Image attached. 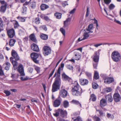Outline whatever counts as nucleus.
Segmentation results:
<instances>
[{
	"label": "nucleus",
	"mask_w": 121,
	"mask_h": 121,
	"mask_svg": "<svg viewBox=\"0 0 121 121\" xmlns=\"http://www.w3.org/2000/svg\"><path fill=\"white\" fill-rule=\"evenodd\" d=\"M73 84L74 86L71 90L72 95L77 96H80L82 92L80 86L77 81H75Z\"/></svg>",
	"instance_id": "f257e3e1"
},
{
	"label": "nucleus",
	"mask_w": 121,
	"mask_h": 121,
	"mask_svg": "<svg viewBox=\"0 0 121 121\" xmlns=\"http://www.w3.org/2000/svg\"><path fill=\"white\" fill-rule=\"evenodd\" d=\"M60 77L57 76L52 86V91L55 92L60 89Z\"/></svg>",
	"instance_id": "f03ea898"
},
{
	"label": "nucleus",
	"mask_w": 121,
	"mask_h": 121,
	"mask_svg": "<svg viewBox=\"0 0 121 121\" xmlns=\"http://www.w3.org/2000/svg\"><path fill=\"white\" fill-rule=\"evenodd\" d=\"M111 57L114 61L117 62L120 61L121 59V56L118 52L114 51L112 53Z\"/></svg>",
	"instance_id": "7ed1b4c3"
},
{
	"label": "nucleus",
	"mask_w": 121,
	"mask_h": 121,
	"mask_svg": "<svg viewBox=\"0 0 121 121\" xmlns=\"http://www.w3.org/2000/svg\"><path fill=\"white\" fill-rule=\"evenodd\" d=\"M39 56V55L36 53H32L30 55V57L33 61L36 64L39 63V61L37 60Z\"/></svg>",
	"instance_id": "20e7f679"
},
{
	"label": "nucleus",
	"mask_w": 121,
	"mask_h": 121,
	"mask_svg": "<svg viewBox=\"0 0 121 121\" xmlns=\"http://www.w3.org/2000/svg\"><path fill=\"white\" fill-rule=\"evenodd\" d=\"M44 55H48L51 53V48L48 46H45L43 48Z\"/></svg>",
	"instance_id": "39448f33"
},
{
	"label": "nucleus",
	"mask_w": 121,
	"mask_h": 121,
	"mask_svg": "<svg viewBox=\"0 0 121 121\" xmlns=\"http://www.w3.org/2000/svg\"><path fill=\"white\" fill-rule=\"evenodd\" d=\"M8 37L10 38H12L15 35V32L13 29H10L7 31Z\"/></svg>",
	"instance_id": "423d86ee"
},
{
	"label": "nucleus",
	"mask_w": 121,
	"mask_h": 121,
	"mask_svg": "<svg viewBox=\"0 0 121 121\" xmlns=\"http://www.w3.org/2000/svg\"><path fill=\"white\" fill-rule=\"evenodd\" d=\"M114 101L116 102H119L121 99V97L119 94L117 93H115L113 96Z\"/></svg>",
	"instance_id": "0eeeda50"
},
{
	"label": "nucleus",
	"mask_w": 121,
	"mask_h": 121,
	"mask_svg": "<svg viewBox=\"0 0 121 121\" xmlns=\"http://www.w3.org/2000/svg\"><path fill=\"white\" fill-rule=\"evenodd\" d=\"M114 81V80L111 77H108L105 78L104 80V83L109 84L112 83Z\"/></svg>",
	"instance_id": "6e6552de"
},
{
	"label": "nucleus",
	"mask_w": 121,
	"mask_h": 121,
	"mask_svg": "<svg viewBox=\"0 0 121 121\" xmlns=\"http://www.w3.org/2000/svg\"><path fill=\"white\" fill-rule=\"evenodd\" d=\"M24 73H23L20 74V79L22 81H25L31 79V78H29V77L27 76H25Z\"/></svg>",
	"instance_id": "1a4fd4ad"
},
{
	"label": "nucleus",
	"mask_w": 121,
	"mask_h": 121,
	"mask_svg": "<svg viewBox=\"0 0 121 121\" xmlns=\"http://www.w3.org/2000/svg\"><path fill=\"white\" fill-rule=\"evenodd\" d=\"M12 56L14 57L16 60H19L20 58L16 52L14 50H12L11 52Z\"/></svg>",
	"instance_id": "9d476101"
},
{
	"label": "nucleus",
	"mask_w": 121,
	"mask_h": 121,
	"mask_svg": "<svg viewBox=\"0 0 121 121\" xmlns=\"http://www.w3.org/2000/svg\"><path fill=\"white\" fill-rule=\"evenodd\" d=\"M79 82L83 86L87 85L88 83L87 80L82 78L80 79Z\"/></svg>",
	"instance_id": "9b49d317"
},
{
	"label": "nucleus",
	"mask_w": 121,
	"mask_h": 121,
	"mask_svg": "<svg viewBox=\"0 0 121 121\" xmlns=\"http://www.w3.org/2000/svg\"><path fill=\"white\" fill-rule=\"evenodd\" d=\"M74 56L73 57V58L74 59L78 60L81 58V54L77 51H75L74 52Z\"/></svg>",
	"instance_id": "f8f14e48"
},
{
	"label": "nucleus",
	"mask_w": 121,
	"mask_h": 121,
	"mask_svg": "<svg viewBox=\"0 0 121 121\" xmlns=\"http://www.w3.org/2000/svg\"><path fill=\"white\" fill-rule=\"evenodd\" d=\"M59 112H60L61 116L62 117L67 116V113L66 111L64 110L60 109H58L57 110Z\"/></svg>",
	"instance_id": "ddd939ff"
},
{
	"label": "nucleus",
	"mask_w": 121,
	"mask_h": 121,
	"mask_svg": "<svg viewBox=\"0 0 121 121\" xmlns=\"http://www.w3.org/2000/svg\"><path fill=\"white\" fill-rule=\"evenodd\" d=\"M67 91L64 89L61 90L60 92V96L63 98L67 96Z\"/></svg>",
	"instance_id": "4468645a"
},
{
	"label": "nucleus",
	"mask_w": 121,
	"mask_h": 121,
	"mask_svg": "<svg viewBox=\"0 0 121 121\" xmlns=\"http://www.w3.org/2000/svg\"><path fill=\"white\" fill-rule=\"evenodd\" d=\"M61 100L60 99H56L53 103V106L55 107H57L59 106L60 104Z\"/></svg>",
	"instance_id": "2eb2a0df"
},
{
	"label": "nucleus",
	"mask_w": 121,
	"mask_h": 121,
	"mask_svg": "<svg viewBox=\"0 0 121 121\" xmlns=\"http://www.w3.org/2000/svg\"><path fill=\"white\" fill-rule=\"evenodd\" d=\"M107 104V102L105 99H102L100 101V106L102 107L106 106Z\"/></svg>",
	"instance_id": "dca6fc26"
},
{
	"label": "nucleus",
	"mask_w": 121,
	"mask_h": 121,
	"mask_svg": "<svg viewBox=\"0 0 121 121\" xmlns=\"http://www.w3.org/2000/svg\"><path fill=\"white\" fill-rule=\"evenodd\" d=\"M93 60L95 62H98L99 59V56L97 55V52H95V54L93 56Z\"/></svg>",
	"instance_id": "f3484780"
},
{
	"label": "nucleus",
	"mask_w": 121,
	"mask_h": 121,
	"mask_svg": "<svg viewBox=\"0 0 121 121\" xmlns=\"http://www.w3.org/2000/svg\"><path fill=\"white\" fill-rule=\"evenodd\" d=\"M71 20V18L69 17L67 18L66 20L64 22V27H67L69 25V22H70Z\"/></svg>",
	"instance_id": "a211bd4d"
},
{
	"label": "nucleus",
	"mask_w": 121,
	"mask_h": 121,
	"mask_svg": "<svg viewBox=\"0 0 121 121\" xmlns=\"http://www.w3.org/2000/svg\"><path fill=\"white\" fill-rule=\"evenodd\" d=\"M106 99L108 100V102H112L113 99L111 94H109L105 96Z\"/></svg>",
	"instance_id": "6ab92c4d"
},
{
	"label": "nucleus",
	"mask_w": 121,
	"mask_h": 121,
	"mask_svg": "<svg viewBox=\"0 0 121 121\" xmlns=\"http://www.w3.org/2000/svg\"><path fill=\"white\" fill-rule=\"evenodd\" d=\"M32 48L34 51L38 52L39 50L38 46L36 44H33L32 45Z\"/></svg>",
	"instance_id": "aec40b11"
},
{
	"label": "nucleus",
	"mask_w": 121,
	"mask_h": 121,
	"mask_svg": "<svg viewBox=\"0 0 121 121\" xmlns=\"http://www.w3.org/2000/svg\"><path fill=\"white\" fill-rule=\"evenodd\" d=\"M18 70L20 74L24 73L23 66L21 64L20 65L18 66Z\"/></svg>",
	"instance_id": "412c9836"
},
{
	"label": "nucleus",
	"mask_w": 121,
	"mask_h": 121,
	"mask_svg": "<svg viewBox=\"0 0 121 121\" xmlns=\"http://www.w3.org/2000/svg\"><path fill=\"white\" fill-rule=\"evenodd\" d=\"M40 38L44 40H47L48 38V36L47 35L42 33L40 34Z\"/></svg>",
	"instance_id": "4be33fe9"
},
{
	"label": "nucleus",
	"mask_w": 121,
	"mask_h": 121,
	"mask_svg": "<svg viewBox=\"0 0 121 121\" xmlns=\"http://www.w3.org/2000/svg\"><path fill=\"white\" fill-rule=\"evenodd\" d=\"M62 78L65 80H68L69 81L71 79L68 76L66 75L65 73H64L62 75Z\"/></svg>",
	"instance_id": "5701e85b"
},
{
	"label": "nucleus",
	"mask_w": 121,
	"mask_h": 121,
	"mask_svg": "<svg viewBox=\"0 0 121 121\" xmlns=\"http://www.w3.org/2000/svg\"><path fill=\"white\" fill-rule=\"evenodd\" d=\"M49 7L48 5L44 4H42L40 5L41 9L42 10H44Z\"/></svg>",
	"instance_id": "b1692460"
},
{
	"label": "nucleus",
	"mask_w": 121,
	"mask_h": 121,
	"mask_svg": "<svg viewBox=\"0 0 121 121\" xmlns=\"http://www.w3.org/2000/svg\"><path fill=\"white\" fill-rule=\"evenodd\" d=\"M29 38L32 41L35 42L36 41V39L34 34H31L29 36Z\"/></svg>",
	"instance_id": "393cba45"
},
{
	"label": "nucleus",
	"mask_w": 121,
	"mask_h": 121,
	"mask_svg": "<svg viewBox=\"0 0 121 121\" xmlns=\"http://www.w3.org/2000/svg\"><path fill=\"white\" fill-rule=\"evenodd\" d=\"M3 65L5 66V69L8 70L9 69L10 66V64L9 62H7Z\"/></svg>",
	"instance_id": "a878e982"
},
{
	"label": "nucleus",
	"mask_w": 121,
	"mask_h": 121,
	"mask_svg": "<svg viewBox=\"0 0 121 121\" xmlns=\"http://www.w3.org/2000/svg\"><path fill=\"white\" fill-rule=\"evenodd\" d=\"M13 57H11L10 58V60L13 64V67H15L16 66L17 67V63L16 61L13 60Z\"/></svg>",
	"instance_id": "bb28decb"
},
{
	"label": "nucleus",
	"mask_w": 121,
	"mask_h": 121,
	"mask_svg": "<svg viewBox=\"0 0 121 121\" xmlns=\"http://www.w3.org/2000/svg\"><path fill=\"white\" fill-rule=\"evenodd\" d=\"M64 66V64L63 63H62L61 65L60 68L59 67L57 70V76L60 77V71L61 68H62V69H63V68Z\"/></svg>",
	"instance_id": "cd10ccee"
},
{
	"label": "nucleus",
	"mask_w": 121,
	"mask_h": 121,
	"mask_svg": "<svg viewBox=\"0 0 121 121\" xmlns=\"http://www.w3.org/2000/svg\"><path fill=\"white\" fill-rule=\"evenodd\" d=\"M7 5H3L1 7L0 11L1 12H4L6 10Z\"/></svg>",
	"instance_id": "c85d7f7f"
},
{
	"label": "nucleus",
	"mask_w": 121,
	"mask_h": 121,
	"mask_svg": "<svg viewBox=\"0 0 121 121\" xmlns=\"http://www.w3.org/2000/svg\"><path fill=\"white\" fill-rule=\"evenodd\" d=\"M71 103L74 104L78 105L81 107V105L79 102L78 100H73L71 101Z\"/></svg>",
	"instance_id": "c756f323"
},
{
	"label": "nucleus",
	"mask_w": 121,
	"mask_h": 121,
	"mask_svg": "<svg viewBox=\"0 0 121 121\" xmlns=\"http://www.w3.org/2000/svg\"><path fill=\"white\" fill-rule=\"evenodd\" d=\"M93 26V25L91 24L89 25L87 29H86V31H88V32H91V30L92 29Z\"/></svg>",
	"instance_id": "7c9ffc66"
},
{
	"label": "nucleus",
	"mask_w": 121,
	"mask_h": 121,
	"mask_svg": "<svg viewBox=\"0 0 121 121\" xmlns=\"http://www.w3.org/2000/svg\"><path fill=\"white\" fill-rule=\"evenodd\" d=\"M94 77V79L96 80L98 79L99 78L98 73L96 71H95Z\"/></svg>",
	"instance_id": "2f4dec72"
},
{
	"label": "nucleus",
	"mask_w": 121,
	"mask_h": 121,
	"mask_svg": "<svg viewBox=\"0 0 121 121\" xmlns=\"http://www.w3.org/2000/svg\"><path fill=\"white\" fill-rule=\"evenodd\" d=\"M62 14L60 13H55L54 16L56 18L58 19H60L61 17Z\"/></svg>",
	"instance_id": "473e14b6"
},
{
	"label": "nucleus",
	"mask_w": 121,
	"mask_h": 121,
	"mask_svg": "<svg viewBox=\"0 0 121 121\" xmlns=\"http://www.w3.org/2000/svg\"><path fill=\"white\" fill-rule=\"evenodd\" d=\"M16 41L15 40L13 39H11L9 42V45L11 47H12L14 45Z\"/></svg>",
	"instance_id": "72a5a7b5"
},
{
	"label": "nucleus",
	"mask_w": 121,
	"mask_h": 121,
	"mask_svg": "<svg viewBox=\"0 0 121 121\" xmlns=\"http://www.w3.org/2000/svg\"><path fill=\"white\" fill-rule=\"evenodd\" d=\"M88 31H85V32L83 34V39L84 40L87 39L89 37V35L88 33H90L88 32Z\"/></svg>",
	"instance_id": "f704fd0d"
},
{
	"label": "nucleus",
	"mask_w": 121,
	"mask_h": 121,
	"mask_svg": "<svg viewBox=\"0 0 121 121\" xmlns=\"http://www.w3.org/2000/svg\"><path fill=\"white\" fill-rule=\"evenodd\" d=\"M91 98L92 100L93 101H95L96 99V97L95 95L94 94H92L91 95Z\"/></svg>",
	"instance_id": "c9c22d12"
},
{
	"label": "nucleus",
	"mask_w": 121,
	"mask_h": 121,
	"mask_svg": "<svg viewBox=\"0 0 121 121\" xmlns=\"http://www.w3.org/2000/svg\"><path fill=\"white\" fill-rule=\"evenodd\" d=\"M17 18L18 20L20 22H24L25 21L26 18L24 17H23L19 16L17 17Z\"/></svg>",
	"instance_id": "e433bc0d"
},
{
	"label": "nucleus",
	"mask_w": 121,
	"mask_h": 121,
	"mask_svg": "<svg viewBox=\"0 0 121 121\" xmlns=\"http://www.w3.org/2000/svg\"><path fill=\"white\" fill-rule=\"evenodd\" d=\"M66 67L68 69L71 70H73V67L72 65L70 64H67L66 65Z\"/></svg>",
	"instance_id": "4c0bfd02"
},
{
	"label": "nucleus",
	"mask_w": 121,
	"mask_h": 121,
	"mask_svg": "<svg viewBox=\"0 0 121 121\" xmlns=\"http://www.w3.org/2000/svg\"><path fill=\"white\" fill-rule=\"evenodd\" d=\"M94 121H101L100 119L96 115H95L93 117Z\"/></svg>",
	"instance_id": "58836bf2"
},
{
	"label": "nucleus",
	"mask_w": 121,
	"mask_h": 121,
	"mask_svg": "<svg viewBox=\"0 0 121 121\" xmlns=\"http://www.w3.org/2000/svg\"><path fill=\"white\" fill-rule=\"evenodd\" d=\"M14 26L15 28H17L19 26L18 22L16 21H14Z\"/></svg>",
	"instance_id": "ea45409f"
},
{
	"label": "nucleus",
	"mask_w": 121,
	"mask_h": 121,
	"mask_svg": "<svg viewBox=\"0 0 121 121\" xmlns=\"http://www.w3.org/2000/svg\"><path fill=\"white\" fill-rule=\"evenodd\" d=\"M64 106L65 108H66L69 106V103L67 101H65L63 102Z\"/></svg>",
	"instance_id": "a19ab883"
},
{
	"label": "nucleus",
	"mask_w": 121,
	"mask_h": 121,
	"mask_svg": "<svg viewBox=\"0 0 121 121\" xmlns=\"http://www.w3.org/2000/svg\"><path fill=\"white\" fill-rule=\"evenodd\" d=\"M96 111L99 112L100 117H102L105 116V114L103 113L102 111L100 110H96Z\"/></svg>",
	"instance_id": "79ce46f5"
},
{
	"label": "nucleus",
	"mask_w": 121,
	"mask_h": 121,
	"mask_svg": "<svg viewBox=\"0 0 121 121\" xmlns=\"http://www.w3.org/2000/svg\"><path fill=\"white\" fill-rule=\"evenodd\" d=\"M3 21L1 18L0 17V28L3 29L4 25L3 24Z\"/></svg>",
	"instance_id": "37998d69"
},
{
	"label": "nucleus",
	"mask_w": 121,
	"mask_h": 121,
	"mask_svg": "<svg viewBox=\"0 0 121 121\" xmlns=\"http://www.w3.org/2000/svg\"><path fill=\"white\" fill-rule=\"evenodd\" d=\"M60 30L64 36H65V30L63 28H61L60 29Z\"/></svg>",
	"instance_id": "c03bdc74"
},
{
	"label": "nucleus",
	"mask_w": 121,
	"mask_h": 121,
	"mask_svg": "<svg viewBox=\"0 0 121 121\" xmlns=\"http://www.w3.org/2000/svg\"><path fill=\"white\" fill-rule=\"evenodd\" d=\"M35 69L37 71L38 73H39L40 71V68L39 67L35 66Z\"/></svg>",
	"instance_id": "a18cd8bd"
},
{
	"label": "nucleus",
	"mask_w": 121,
	"mask_h": 121,
	"mask_svg": "<svg viewBox=\"0 0 121 121\" xmlns=\"http://www.w3.org/2000/svg\"><path fill=\"white\" fill-rule=\"evenodd\" d=\"M92 87L94 89H95L97 88L98 85L95 82H93L92 84Z\"/></svg>",
	"instance_id": "49530a36"
},
{
	"label": "nucleus",
	"mask_w": 121,
	"mask_h": 121,
	"mask_svg": "<svg viewBox=\"0 0 121 121\" xmlns=\"http://www.w3.org/2000/svg\"><path fill=\"white\" fill-rule=\"evenodd\" d=\"M86 74L89 79H91V74L90 73L86 72Z\"/></svg>",
	"instance_id": "de8ad7c7"
},
{
	"label": "nucleus",
	"mask_w": 121,
	"mask_h": 121,
	"mask_svg": "<svg viewBox=\"0 0 121 121\" xmlns=\"http://www.w3.org/2000/svg\"><path fill=\"white\" fill-rule=\"evenodd\" d=\"M39 28L40 29L42 28L43 30L46 31L47 30V28L46 26L45 25L41 26L39 27Z\"/></svg>",
	"instance_id": "09e8293b"
},
{
	"label": "nucleus",
	"mask_w": 121,
	"mask_h": 121,
	"mask_svg": "<svg viewBox=\"0 0 121 121\" xmlns=\"http://www.w3.org/2000/svg\"><path fill=\"white\" fill-rule=\"evenodd\" d=\"M35 23L36 24H39L40 22V19L38 17L36 18L35 19Z\"/></svg>",
	"instance_id": "8fccbe9b"
},
{
	"label": "nucleus",
	"mask_w": 121,
	"mask_h": 121,
	"mask_svg": "<svg viewBox=\"0 0 121 121\" xmlns=\"http://www.w3.org/2000/svg\"><path fill=\"white\" fill-rule=\"evenodd\" d=\"M30 6L32 8H34L35 7L36 4L35 2L33 1L31 3Z\"/></svg>",
	"instance_id": "3c124183"
},
{
	"label": "nucleus",
	"mask_w": 121,
	"mask_h": 121,
	"mask_svg": "<svg viewBox=\"0 0 121 121\" xmlns=\"http://www.w3.org/2000/svg\"><path fill=\"white\" fill-rule=\"evenodd\" d=\"M4 92L7 96H9L11 94L10 92L8 91L5 90Z\"/></svg>",
	"instance_id": "603ef678"
},
{
	"label": "nucleus",
	"mask_w": 121,
	"mask_h": 121,
	"mask_svg": "<svg viewBox=\"0 0 121 121\" xmlns=\"http://www.w3.org/2000/svg\"><path fill=\"white\" fill-rule=\"evenodd\" d=\"M18 75L17 74H12L11 77L13 79L17 78H18Z\"/></svg>",
	"instance_id": "864d4df0"
},
{
	"label": "nucleus",
	"mask_w": 121,
	"mask_h": 121,
	"mask_svg": "<svg viewBox=\"0 0 121 121\" xmlns=\"http://www.w3.org/2000/svg\"><path fill=\"white\" fill-rule=\"evenodd\" d=\"M115 7V5L112 4H111L109 6V9L110 10L113 9Z\"/></svg>",
	"instance_id": "5fc2aeb1"
},
{
	"label": "nucleus",
	"mask_w": 121,
	"mask_h": 121,
	"mask_svg": "<svg viewBox=\"0 0 121 121\" xmlns=\"http://www.w3.org/2000/svg\"><path fill=\"white\" fill-rule=\"evenodd\" d=\"M73 121H82V119L80 116H78L74 119Z\"/></svg>",
	"instance_id": "6e6d98bb"
},
{
	"label": "nucleus",
	"mask_w": 121,
	"mask_h": 121,
	"mask_svg": "<svg viewBox=\"0 0 121 121\" xmlns=\"http://www.w3.org/2000/svg\"><path fill=\"white\" fill-rule=\"evenodd\" d=\"M3 19L5 22H6L7 24H8L9 23V21L5 17H3Z\"/></svg>",
	"instance_id": "4d7b16f0"
},
{
	"label": "nucleus",
	"mask_w": 121,
	"mask_h": 121,
	"mask_svg": "<svg viewBox=\"0 0 121 121\" xmlns=\"http://www.w3.org/2000/svg\"><path fill=\"white\" fill-rule=\"evenodd\" d=\"M93 20L94 21V23L96 24V28L97 29H98V21L97 20H96L95 18H94V19H93Z\"/></svg>",
	"instance_id": "13d9d810"
},
{
	"label": "nucleus",
	"mask_w": 121,
	"mask_h": 121,
	"mask_svg": "<svg viewBox=\"0 0 121 121\" xmlns=\"http://www.w3.org/2000/svg\"><path fill=\"white\" fill-rule=\"evenodd\" d=\"M23 10L22 11V13H25L26 11L27 8L26 6H24L22 7Z\"/></svg>",
	"instance_id": "bf43d9fd"
},
{
	"label": "nucleus",
	"mask_w": 121,
	"mask_h": 121,
	"mask_svg": "<svg viewBox=\"0 0 121 121\" xmlns=\"http://www.w3.org/2000/svg\"><path fill=\"white\" fill-rule=\"evenodd\" d=\"M89 9L88 7H87V10L86 15V17H87L89 15Z\"/></svg>",
	"instance_id": "052dcab7"
},
{
	"label": "nucleus",
	"mask_w": 121,
	"mask_h": 121,
	"mask_svg": "<svg viewBox=\"0 0 121 121\" xmlns=\"http://www.w3.org/2000/svg\"><path fill=\"white\" fill-rule=\"evenodd\" d=\"M4 75V73L2 69V67L0 65V75Z\"/></svg>",
	"instance_id": "680f3d73"
},
{
	"label": "nucleus",
	"mask_w": 121,
	"mask_h": 121,
	"mask_svg": "<svg viewBox=\"0 0 121 121\" xmlns=\"http://www.w3.org/2000/svg\"><path fill=\"white\" fill-rule=\"evenodd\" d=\"M104 2L106 4H108L111 1V0H104Z\"/></svg>",
	"instance_id": "e2e57ef3"
},
{
	"label": "nucleus",
	"mask_w": 121,
	"mask_h": 121,
	"mask_svg": "<svg viewBox=\"0 0 121 121\" xmlns=\"http://www.w3.org/2000/svg\"><path fill=\"white\" fill-rule=\"evenodd\" d=\"M55 69H54L52 71L51 73H50L49 75V78H48V79H50V77H51L52 75L54 73V71H55Z\"/></svg>",
	"instance_id": "0e129e2a"
},
{
	"label": "nucleus",
	"mask_w": 121,
	"mask_h": 121,
	"mask_svg": "<svg viewBox=\"0 0 121 121\" xmlns=\"http://www.w3.org/2000/svg\"><path fill=\"white\" fill-rule=\"evenodd\" d=\"M33 70V69L31 67L29 68L28 69V72L31 73H32Z\"/></svg>",
	"instance_id": "69168bd1"
},
{
	"label": "nucleus",
	"mask_w": 121,
	"mask_h": 121,
	"mask_svg": "<svg viewBox=\"0 0 121 121\" xmlns=\"http://www.w3.org/2000/svg\"><path fill=\"white\" fill-rule=\"evenodd\" d=\"M62 6L63 7H65L66 5H68V4L67 3V2L66 1L63 2L62 3Z\"/></svg>",
	"instance_id": "338daca9"
},
{
	"label": "nucleus",
	"mask_w": 121,
	"mask_h": 121,
	"mask_svg": "<svg viewBox=\"0 0 121 121\" xmlns=\"http://www.w3.org/2000/svg\"><path fill=\"white\" fill-rule=\"evenodd\" d=\"M59 112L58 111L56 112L55 113H53V115L55 116L56 117H57L59 115Z\"/></svg>",
	"instance_id": "774afa93"
}]
</instances>
